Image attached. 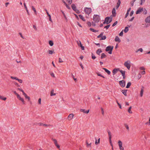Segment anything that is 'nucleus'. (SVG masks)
I'll return each mask as SVG.
<instances>
[{
    "mask_svg": "<svg viewBox=\"0 0 150 150\" xmlns=\"http://www.w3.org/2000/svg\"><path fill=\"white\" fill-rule=\"evenodd\" d=\"M87 24L89 26H91V23L89 22H88Z\"/></svg>",
    "mask_w": 150,
    "mask_h": 150,
    "instance_id": "53",
    "label": "nucleus"
},
{
    "mask_svg": "<svg viewBox=\"0 0 150 150\" xmlns=\"http://www.w3.org/2000/svg\"><path fill=\"white\" fill-rule=\"evenodd\" d=\"M91 56L92 59H95L96 58L95 55H94L93 53L92 54Z\"/></svg>",
    "mask_w": 150,
    "mask_h": 150,
    "instance_id": "41",
    "label": "nucleus"
},
{
    "mask_svg": "<svg viewBox=\"0 0 150 150\" xmlns=\"http://www.w3.org/2000/svg\"><path fill=\"white\" fill-rule=\"evenodd\" d=\"M84 11L86 14L88 15L91 13V9L90 8L85 7L84 8Z\"/></svg>",
    "mask_w": 150,
    "mask_h": 150,
    "instance_id": "4",
    "label": "nucleus"
},
{
    "mask_svg": "<svg viewBox=\"0 0 150 150\" xmlns=\"http://www.w3.org/2000/svg\"><path fill=\"white\" fill-rule=\"evenodd\" d=\"M116 102H117V103L118 105H119L120 108V109H121L122 108V107H121V105L118 103V102L117 101Z\"/></svg>",
    "mask_w": 150,
    "mask_h": 150,
    "instance_id": "50",
    "label": "nucleus"
},
{
    "mask_svg": "<svg viewBox=\"0 0 150 150\" xmlns=\"http://www.w3.org/2000/svg\"><path fill=\"white\" fill-rule=\"evenodd\" d=\"M48 53L49 54H52L53 53L54 51H52V50H49L48 51Z\"/></svg>",
    "mask_w": 150,
    "mask_h": 150,
    "instance_id": "40",
    "label": "nucleus"
},
{
    "mask_svg": "<svg viewBox=\"0 0 150 150\" xmlns=\"http://www.w3.org/2000/svg\"><path fill=\"white\" fill-rule=\"evenodd\" d=\"M125 126L126 128V129L127 130H129V127L128 125H127V124H125Z\"/></svg>",
    "mask_w": 150,
    "mask_h": 150,
    "instance_id": "58",
    "label": "nucleus"
},
{
    "mask_svg": "<svg viewBox=\"0 0 150 150\" xmlns=\"http://www.w3.org/2000/svg\"><path fill=\"white\" fill-rule=\"evenodd\" d=\"M49 44L51 46H52L53 45V42L52 41L50 40L49 42Z\"/></svg>",
    "mask_w": 150,
    "mask_h": 150,
    "instance_id": "34",
    "label": "nucleus"
},
{
    "mask_svg": "<svg viewBox=\"0 0 150 150\" xmlns=\"http://www.w3.org/2000/svg\"><path fill=\"white\" fill-rule=\"evenodd\" d=\"M86 144L87 145V147H89L90 146H91V143H90V144H89L87 142H86Z\"/></svg>",
    "mask_w": 150,
    "mask_h": 150,
    "instance_id": "44",
    "label": "nucleus"
},
{
    "mask_svg": "<svg viewBox=\"0 0 150 150\" xmlns=\"http://www.w3.org/2000/svg\"><path fill=\"white\" fill-rule=\"evenodd\" d=\"M71 7L74 10V11L76 10V7L74 4H72L71 5Z\"/></svg>",
    "mask_w": 150,
    "mask_h": 150,
    "instance_id": "29",
    "label": "nucleus"
},
{
    "mask_svg": "<svg viewBox=\"0 0 150 150\" xmlns=\"http://www.w3.org/2000/svg\"><path fill=\"white\" fill-rule=\"evenodd\" d=\"M103 69H104L105 72H106L108 75H110L111 74L110 71L105 68H103Z\"/></svg>",
    "mask_w": 150,
    "mask_h": 150,
    "instance_id": "19",
    "label": "nucleus"
},
{
    "mask_svg": "<svg viewBox=\"0 0 150 150\" xmlns=\"http://www.w3.org/2000/svg\"><path fill=\"white\" fill-rule=\"evenodd\" d=\"M145 21L146 23H150V16L147 17L145 19Z\"/></svg>",
    "mask_w": 150,
    "mask_h": 150,
    "instance_id": "13",
    "label": "nucleus"
},
{
    "mask_svg": "<svg viewBox=\"0 0 150 150\" xmlns=\"http://www.w3.org/2000/svg\"><path fill=\"white\" fill-rule=\"evenodd\" d=\"M123 35V30H122L121 32L119 33V35L120 36H122Z\"/></svg>",
    "mask_w": 150,
    "mask_h": 150,
    "instance_id": "48",
    "label": "nucleus"
},
{
    "mask_svg": "<svg viewBox=\"0 0 150 150\" xmlns=\"http://www.w3.org/2000/svg\"><path fill=\"white\" fill-rule=\"evenodd\" d=\"M17 81H18V82H19L20 83H22L23 82L22 80L21 79H17Z\"/></svg>",
    "mask_w": 150,
    "mask_h": 150,
    "instance_id": "45",
    "label": "nucleus"
},
{
    "mask_svg": "<svg viewBox=\"0 0 150 150\" xmlns=\"http://www.w3.org/2000/svg\"><path fill=\"white\" fill-rule=\"evenodd\" d=\"M119 71V69H115L112 71V73L113 75L117 73V72Z\"/></svg>",
    "mask_w": 150,
    "mask_h": 150,
    "instance_id": "15",
    "label": "nucleus"
},
{
    "mask_svg": "<svg viewBox=\"0 0 150 150\" xmlns=\"http://www.w3.org/2000/svg\"><path fill=\"white\" fill-rule=\"evenodd\" d=\"M112 19V18L108 17H106L105 19L104 22H103V24L106 23L107 24H108L111 22Z\"/></svg>",
    "mask_w": 150,
    "mask_h": 150,
    "instance_id": "3",
    "label": "nucleus"
},
{
    "mask_svg": "<svg viewBox=\"0 0 150 150\" xmlns=\"http://www.w3.org/2000/svg\"><path fill=\"white\" fill-rule=\"evenodd\" d=\"M143 13L144 14L146 15L147 13V10L145 9H144L143 8V10L142 11Z\"/></svg>",
    "mask_w": 150,
    "mask_h": 150,
    "instance_id": "33",
    "label": "nucleus"
},
{
    "mask_svg": "<svg viewBox=\"0 0 150 150\" xmlns=\"http://www.w3.org/2000/svg\"><path fill=\"white\" fill-rule=\"evenodd\" d=\"M101 110L102 114V115H103L104 114V113L103 109V108H101Z\"/></svg>",
    "mask_w": 150,
    "mask_h": 150,
    "instance_id": "59",
    "label": "nucleus"
},
{
    "mask_svg": "<svg viewBox=\"0 0 150 150\" xmlns=\"http://www.w3.org/2000/svg\"><path fill=\"white\" fill-rule=\"evenodd\" d=\"M62 13H63V15H64V17L65 18V19H66V20L67 21V17H66V16L65 15L64 13V12H62Z\"/></svg>",
    "mask_w": 150,
    "mask_h": 150,
    "instance_id": "56",
    "label": "nucleus"
},
{
    "mask_svg": "<svg viewBox=\"0 0 150 150\" xmlns=\"http://www.w3.org/2000/svg\"><path fill=\"white\" fill-rule=\"evenodd\" d=\"M134 18V17H133L131 18L129 20V21H133V20Z\"/></svg>",
    "mask_w": 150,
    "mask_h": 150,
    "instance_id": "64",
    "label": "nucleus"
},
{
    "mask_svg": "<svg viewBox=\"0 0 150 150\" xmlns=\"http://www.w3.org/2000/svg\"><path fill=\"white\" fill-rule=\"evenodd\" d=\"M131 83L130 82H129L127 83V85L126 86L127 88H128L131 85Z\"/></svg>",
    "mask_w": 150,
    "mask_h": 150,
    "instance_id": "35",
    "label": "nucleus"
},
{
    "mask_svg": "<svg viewBox=\"0 0 150 150\" xmlns=\"http://www.w3.org/2000/svg\"><path fill=\"white\" fill-rule=\"evenodd\" d=\"M102 52V51L100 49H98L96 52V53L97 54H98V55H99L100 54V53H101Z\"/></svg>",
    "mask_w": 150,
    "mask_h": 150,
    "instance_id": "22",
    "label": "nucleus"
},
{
    "mask_svg": "<svg viewBox=\"0 0 150 150\" xmlns=\"http://www.w3.org/2000/svg\"><path fill=\"white\" fill-rule=\"evenodd\" d=\"M127 90H122V93L125 96H127Z\"/></svg>",
    "mask_w": 150,
    "mask_h": 150,
    "instance_id": "23",
    "label": "nucleus"
},
{
    "mask_svg": "<svg viewBox=\"0 0 150 150\" xmlns=\"http://www.w3.org/2000/svg\"><path fill=\"white\" fill-rule=\"evenodd\" d=\"M115 40L116 42H120L121 41L120 40L117 36H116L115 37Z\"/></svg>",
    "mask_w": 150,
    "mask_h": 150,
    "instance_id": "21",
    "label": "nucleus"
},
{
    "mask_svg": "<svg viewBox=\"0 0 150 150\" xmlns=\"http://www.w3.org/2000/svg\"><path fill=\"white\" fill-rule=\"evenodd\" d=\"M143 10V8H139L136 12V14H139Z\"/></svg>",
    "mask_w": 150,
    "mask_h": 150,
    "instance_id": "12",
    "label": "nucleus"
},
{
    "mask_svg": "<svg viewBox=\"0 0 150 150\" xmlns=\"http://www.w3.org/2000/svg\"><path fill=\"white\" fill-rule=\"evenodd\" d=\"M41 98H40L38 100V102L39 104H41Z\"/></svg>",
    "mask_w": 150,
    "mask_h": 150,
    "instance_id": "51",
    "label": "nucleus"
},
{
    "mask_svg": "<svg viewBox=\"0 0 150 150\" xmlns=\"http://www.w3.org/2000/svg\"><path fill=\"white\" fill-rule=\"evenodd\" d=\"M113 48V46H108L106 47L105 51L107 52L109 51L110 50H112Z\"/></svg>",
    "mask_w": 150,
    "mask_h": 150,
    "instance_id": "11",
    "label": "nucleus"
},
{
    "mask_svg": "<svg viewBox=\"0 0 150 150\" xmlns=\"http://www.w3.org/2000/svg\"><path fill=\"white\" fill-rule=\"evenodd\" d=\"M99 16L98 15H94L93 17V20L95 23L99 22L100 20Z\"/></svg>",
    "mask_w": 150,
    "mask_h": 150,
    "instance_id": "2",
    "label": "nucleus"
},
{
    "mask_svg": "<svg viewBox=\"0 0 150 150\" xmlns=\"http://www.w3.org/2000/svg\"><path fill=\"white\" fill-rule=\"evenodd\" d=\"M110 26V25H108L104 27V28H106V29H108Z\"/></svg>",
    "mask_w": 150,
    "mask_h": 150,
    "instance_id": "52",
    "label": "nucleus"
},
{
    "mask_svg": "<svg viewBox=\"0 0 150 150\" xmlns=\"http://www.w3.org/2000/svg\"><path fill=\"white\" fill-rule=\"evenodd\" d=\"M74 115L72 114H70L68 116V118L69 120H71L73 118Z\"/></svg>",
    "mask_w": 150,
    "mask_h": 150,
    "instance_id": "14",
    "label": "nucleus"
},
{
    "mask_svg": "<svg viewBox=\"0 0 150 150\" xmlns=\"http://www.w3.org/2000/svg\"><path fill=\"white\" fill-rule=\"evenodd\" d=\"M140 69L141 70H145L144 68L143 67H140Z\"/></svg>",
    "mask_w": 150,
    "mask_h": 150,
    "instance_id": "63",
    "label": "nucleus"
},
{
    "mask_svg": "<svg viewBox=\"0 0 150 150\" xmlns=\"http://www.w3.org/2000/svg\"><path fill=\"white\" fill-rule=\"evenodd\" d=\"M118 145L120 150H124V148L122 147V143L120 140L118 142Z\"/></svg>",
    "mask_w": 150,
    "mask_h": 150,
    "instance_id": "7",
    "label": "nucleus"
},
{
    "mask_svg": "<svg viewBox=\"0 0 150 150\" xmlns=\"http://www.w3.org/2000/svg\"><path fill=\"white\" fill-rule=\"evenodd\" d=\"M129 30V28L127 27H126L125 29L124 30V32L125 33H127Z\"/></svg>",
    "mask_w": 150,
    "mask_h": 150,
    "instance_id": "28",
    "label": "nucleus"
},
{
    "mask_svg": "<svg viewBox=\"0 0 150 150\" xmlns=\"http://www.w3.org/2000/svg\"><path fill=\"white\" fill-rule=\"evenodd\" d=\"M52 140L54 142V144L59 149L60 148V146L59 145H58V144L57 142V141L55 139H52Z\"/></svg>",
    "mask_w": 150,
    "mask_h": 150,
    "instance_id": "10",
    "label": "nucleus"
},
{
    "mask_svg": "<svg viewBox=\"0 0 150 150\" xmlns=\"http://www.w3.org/2000/svg\"><path fill=\"white\" fill-rule=\"evenodd\" d=\"M79 18L81 19L83 21H85V19L84 18L83 16L81 15H79Z\"/></svg>",
    "mask_w": 150,
    "mask_h": 150,
    "instance_id": "27",
    "label": "nucleus"
},
{
    "mask_svg": "<svg viewBox=\"0 0 150 150\" xmlns=\"http://www.w3.org/2000/svg\"><path fill=\"white\" fill-rule=\"evenodd\" d=\"M143 51V49L142 48H140L137 51H136V52H137L138 51H140L141 52H142Z\"/></svg>",
    "mask_w": 150,
    "mask_h": 150,
    "instance_id": "39",
    "label": "nucleus"
},
{
    "mask_svg": "<svg viewBox=\"0 0 150 150\" xmlns=\"http://www.w3.org/2000/svg\"><path fill=\"white\" fill-rule=\"evenodd\" d=\"M109 141H110V145H111V146H112L113 145H112V142L111 139H109Z\"/></svg>",
    "mask_w": 150,
    "mask_h": 150,
    "instance_id": "61",
    "label": "nucleus"
},
{
    "mask_svg": "<svg viewBox=\"0 0 150 150\" xmlns=\"http://www.w3.org/2000/svg\"><path fill=\"white\" fill-rule=\"evenodd\" d=\"M112 15L113 16H116V11L115 8H113L112 10Z\"/></svg>",
    "mask_w": 150,
    "mask_h": 150,
    "instance_id": "18",
    "label": "nucleus"
},
{
    "mask_svg": "<svg viewBox=\"0 0 150 150\" xmlns=\"http://www.w3.org/2000/svg\"><path fill=\"white\" fill-rule=\"evenodd\" d=\"M80 111L83 112L84 113H88L89 112V110H85V109H81L80 110Z\"/></svg>",
    "mask_w": 150,
    "mask_h": 150,
    "instance_id": "17",
    "label": "nucleus"
},
{
    "mask_svg": "<svg viewBox=\"0 0 150 150\" xmlns=\"http://www.w3.org/2000/svg\"><path fill=\"white\" fill-rule=\"evenodd\" d=\"M76 42L78 46L81 47L82 50H84V47L83 46L81 41L80 40H78Z\"/></svg>",
    "mask_w": 150,
    "mask_h": 150,
    "instance_id": "8",
    "label": "nucleus"
},
{
    "mask_svg": "<svg viewBox=\"0 0 150 150\" xmlns=\"http://www.w3.org/2000/svg\"><path fill=\"white\" fill-rule=\"evenodd\" d=\"M24 7L25 8V10H26V11H27V13L28 15H29V13L28 11V9H27V6H26V4H25V3H24Z\"/></svg>",
    "mask_w": 150,
    "mask_h": 150,
    "instance_id": "26",
    "label": "nucleus"
},
{
    "mask_svg": "<svg viewBox=\"0 0 150 150\" xmlns=\"http://www.w3.org/2000/svg\"><path fill=\"white\" fill-rule=\"evenodd\" d=\"M69 5L71 4L72 2V0H67Z\"/></svg>",
    "mask_w": 150,
    "mask_h": 150,
    "instance_id": "46",
    "label": "nucleus"
},
{
    "mask_svg": "<svg viewBox=\"0 0 150 150\" xmlns=\"http://www.w3.org/2000/svg\"><path fill=\"white\" fill-rule=\"evenodd\" d=\"M120 3H121L120 1V0H118L117 3V5L116 6V9H117L118 8L120 5Z\"/></svg>",
    "mask_w": 150,
    "mask_h": 150,
    "instance_id": "16",
    "label": "nucleus"
},
{
    "mask_svg": "<svg viewBox=\"0 0 150 150\" xmlns=\"http://www.w3.org/2000/svg\"><path fill=\"white\" fill-rule=\"evenodd\" d=\"M59 62H63V61L62 59L60 58H59Z\"/></svg>",
    "mask_w": 150,
    "mask_h": 150,
    "instance_id": "49",
    "label": "nucleus"
},
{
    "mask_svg": "<svg viewBox=\"0 0 150 150\" xmlns=\"http://www.w3.org/2000/svg\"><path fill=\"white\" fill-rule=\"evenodd\" d=\"M141 75L140 74H139L138 75V78L139 79L141 77Z\"/></svg>",
    "mask_w": 150,
    "mask_h": 150,
    "instance_id": "57",
    "label": "nucleus"
},
{
    "mask_svg": "<svg viewBox=\"0 0 150 150\" xmlns=\"http://www.w3.org/2000/svg\"><path fill=\"white\" fill-rule=\"evenodd\" d=\"M134 12V11H132L130 13V16H132Z\"/></svg>",
    "mask_w": 150,
    "mask_h": 150,
    "instance_id": "55",
    "label": "nucleus"
},
{
    "mask_svg": "<svg viewBox=\"0 0 150 150\" xmlns=\"http://www.w3.org/2000/svg\"><path fill=\"white\" fill-rule=\"evenodd\" d=\"M120 72L121 73L122 76H124L125 75V71H123L122 70H120Z\"/></svg>",
    "mask_w": 150,
    "mask_h": 150,
    "instance_id": "31",
    "label": "nucleus"
},
{
    "mask_svg": "<svg viewBox=\"0 0 150 150\" xmlns=\"http://www.w3.org/2000/svg\"><path fill=\"white\" fill-rule=\"evenodd\" d=\"M106 57V55L104 53H103L101 54V59H102Z\"/></svg>",
    "mask_w": 150,
    "mask_h": 150,
    "instance_id": "32",
    "label": "nucleus"
},
{
    "mask_svg": "<svg viewBox=\"0 0 150 150\" xmlns=\"http://www.w3.org/2000/svg\"><path fill=\"white\" fill-rule=\"evenodd\" d=\"M120 85L122 87H124L125 86V81L124 80H122L119 81V82Z\"/></svg>",
    "mask_w": 150,
    "mask_h": 150,
    "instance_id": "9",
    "label": "nucleus"
},
{
    "mask_svg": "<svg viewBox=\"0 0 150 150\" xmlns=\"http://www.w3.org/2000/svg\"><path fill=\"white\" fill-rule=\"evenodd\" d=\"M0 99L5 100H6V98L5 97H3L2 96L0 95Z\"/></svg>",
    "mask_w": 150,
    "mask_h": 150,
    "instance_id": "37",
    "label": "nucleus"
},
{
    "mask_svg": "<svg viewBox=\"0 0 150 150\" xmlns=\"http://www.w3.org/2000/svg\"><path fill=\"white\" fill-rule=\"evenodd\" d=\"M25 98L26 99H28V100H30V98L28 96L27 94L24 96Z\"/></svg>",
    "mask_w": 150,
    "mask_h": 150,
    "instance_id": "42",
    "label": "nucleus"
},
{
    "mask_svg": "<svg viewBox=\"0 0 150 150\" xmlns=\"http://www.w3.org/2000/svg\"><path fill=\"white\" fill-rule=\"evenodd\" d=\"M65 6H66V7H67V8L68 9H70V7H69V6L68 5H67V4H66L65 5Z\"/></svg>",
    "mask_w": 150,
    "mask_h": 150,
    "instance_id": "54",
    "label": "nucleus"
},
{
    "mask_svg": "<svg viewBox=\"0 0 150 150\" xmlns=\"http://www.w3.org/2000/svg\"><path fill=\"white\" fill-rule=\"evenodd\" d=\"M90 30L94 33L97 32L98 31V30H95L91 28H90Z\"/></svg>",
    "mask_w": 150,
    "mask_h": 150,
    "instance_id": "30",
    "label": "nucleus"
},
{
    "mask_svg": "<svg viewBox=\"0 0 150 150\" xmlns=\"http://www.w3.org/2000/svg\"><path fill=\"white\" fill-rule=\"evenodd\" d=\"M141 3H140V4L142 5V3H144L145 2V0H141Z\"/></svg>",
    "mask_w": 150,
    "mask_h": 150,
    "instance_id": "60",
    "label": "nucleus"
},
{
    "mask_svg": "<svg viewBox=\"0 0 150 150\" xmlns=\"http://www.w3.org/2000/svg\"><path fill=\"white\" fill-rule=\"evenodd\" d=\"M98 38H101L100 40H104L106 39V36L105 35H103V33H101L97 37Z\"/></svg>",
    "mask_w": 150,
    "mask_h": 150,
    "instance_id": "5",
    "label": "nucleus"
},
{
    "mask_svg": "<svg viewBox=\"0 0 150 150\" xmlns=\"http://www.w3.org/2000/svg\"><path fill=\"white\" fill-rule=\"evenodd\" d=\"M107 132L109 136V139H111L112 135L110 132L109 130H108Z\"/></svg>",
    "mask_w": 150,
    "mask_h": 150,
    "instance_id": "20",
    "label": "nucleus"
},
{
    "mask_svg": "<svg viewBox=\"0 0 150 150\" xmlns=\"http://www.w3.org/2000/svg\"><path fill=\"white\" fill-rule=\"evenodd\" d=\"M117 21H115L112 25V26L114 27L117 24Z\"/></svg>",
    "mask_w": 150,
    "mask_h": 150,
    "instance_id": "47",
    "label": "nucleus"
},
{
    "mask_svg": "<svg viewBox=\"0 0 150 150\" xmlns=\"http://www.w3.org/2000/svg\"><path fill=\"white\" fill-rule=\"evenodd\" d=\"M54 90H52L51 91V93H50V96H55L56 95V94L55 93H54Z\"/></svg>",
    "mask_w": 150,
    "mask_h": 150,
    "instance_id": "25",
    "label": "nucleus"
},
{
    "mask_svg": "<svg viewBox=\"0 0 150 150\" xmlns=\"http://www.w3.org/2000/svg\"><path fill=\"white\" fill-rule=\"evenodd\" d=\"M130 64L131 62L130 61L128 60L125 62L124 65L128 70H129L131 67Z\"/></svg>",
    "mask_w": 150,
    "mask_h": 150,
    "instance_id": "1",
    "label": "nucleus"
},
{
    "mask_svg": "<svg viewBox=\"0 0 150 150\" xmlns=\"http://www.w3.org/2000/svg\"><path fill=\"white\" fill-rule=\"evenodd\" d=\"M100 138H99L98 139V141H97V140H96V142H95V144H97L99 143V142H100Z\"/></svg>",
    "mask_w": 150,
    "mask_h": 150,
    "instance_id": "43",
    "label": "nucleus"
},
{
    "mask_svg": "<svg viewBox=\"0 0 150 150\" xmlns=\"http://www.w3.org/2000/svg\"><path fill=\"white\" fill-rule=\"evenodd\" d=\"M53 77H54L55 76L54 74L53 73H52L50 74Z\"/></svg>",
    "mask_w": 150,
    "mask_h": 150,
    "instance_id": "62",
    "label": "nucleus"
},
{
    "mask_svg": "<svg viewBox=\"0 0 150 150\" xmlns=\"http://www.w3.org/2000/svg\"><path fill=\"white\" fill-rule=\"evenodd\" d=\"M142 88H141V89L140 94V96L141 97L143 95V92H144V90H143V89L144 87H143Z\"/></svg>",
    "mask_w": 150,
    "mask_h": 150,
    "instance_id": "24",
    "label": "nucleus"
},
{
    "mask_svg": "<svg viewBox=\"0 0 150 150\" xmlns=\"http://www.w3.org/2000/svg\"><path fill=\"white\" fill-rule=\"evenodd\" d=\"M132 108V106H130L128 109V112L130 113H132V112L131 110V109Z\"/></svg>",
    "mask_w": 150,
    "mask_h": 150,
    "instance_id": "36",
    "label": "nucleus"
},
{
    "mask_svg": "<svg viewBox=\"0 0 150 150\" xmlns=\"http://www.w3.org/2000/svg\"><path fill=\"white\" fill-rule=\"evenodd\" d=\"M11 78L13 79H15L16 80H17V79H18V78L16 77H14L13 76H11Z\"/></svg>",
    "mask_w": 150,
    "mask_h": 150,
    "instance_id": "38",
    "label": "nucleus"
},
{
    "mask_svg": "<svg viewBox=\"0 0 150 150\" xmlns=\"http://www.w3.org/2000/svg\"><path fill=\"white\" fill-rule=\"evenodd\" d=\"M16 96H17V98L22 102L23 104H25V101L24 100V99L23 98H21L18 94Z\"/></svg>",
    "mask_w": 150,
    "mask_h": 150,
    "instance_id": "6",
    "label": "nucleus"
}]
</instances>
